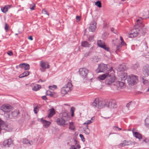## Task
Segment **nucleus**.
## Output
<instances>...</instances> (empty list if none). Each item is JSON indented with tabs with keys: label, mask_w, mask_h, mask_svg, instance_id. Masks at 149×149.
I'll use <instances>...</instances> for the list:
<instances>
[{
	"label": "nucleus",
	"mask_w": 149,
	"mask_h": 149,
	"mask_svg": "<svg viewBox=\"0 0 149 149\" xmlns=\"http://www.w3.org/2000/svg\"><path fill=\"white\" fill-rule=\"evenodd\" d=\"M143 25L142 23V20L141 19H138L137 20V24L135 26V28L133 29L131 32L129 34V37L130 38H132L137 36L138 35L140 30L138 27H142Z\"/></svg>",
	"instance_id": "nucleus-1"
},
{
	"label": "nucleus",
	"mask_w": 149,
	"mask_h": 149,
	"mask_svg": "<svg viewBox=\"0 0 149 149\" xmlns=\"http://www.w3.org/2000/svg\"><path fill=\"white\" fill-rule=\"evenodd\" d=\"M105 104L106 101L101 98H97L94 101V106L98 109L103 107Z\"/></svg>",
	"instance_id": "nucleus-2"
},
{
	"label": "nucleus",
	"mask_w": 149,
	"mask_h": 149,
	"mask_svg": "<svg viewBox=\"0 0 149 149\" xmlns=\"http://www.w3.org/2000/svg\"><path fill=\"white\" fill-rule=\"evenodd\" d=\"M72 85L71 83L68 82L61 89V94L65 95L67 94L68 92L72 90Z\"/></svg>",
	"instance_id": "nucleus-3"
},
{
	"label": "nucleus",
	"mask_w": 149,
	"mask_h": 149,
	"mask_svg": "<svg viewBox=\"0 0 149 149\" xmlns=\"http://www.w3.org/2000/svg\"><path fill=\"white\" fill-rule=\"evenodd\" d=\"M115 77L113 72H111L109 73L107 77V79L105 81V83L107 84L111 85V84L114 82L115 80Z\"/></svg>",
	"instance_id": "nucleus-4"
},
{
	"label": "nucleus",
	"mask_w": 149,
	"mask_h": 149,
	"mask_svg": "<svg viewBox=\"0 0 149 149\" xmlns=\"http://www.w3.org/2000/svg\"><path fill=\"white\" fill-rule=\"evenodd\" d=\"M138 81V77L132 74L130 75L128 79V83L131 85H133L136 84Z\"/></svg>",
	"instance_id": "nucleus-5"
},
{
	"label": "nucleus",
	"mask_w": 149,
	"mask_h": 149,
	"mask_svg": "<svg viewBox=\"0 0 149 149\" xmlns=\"http://www.w3.org/2000/svg\"><path fill=\"white\" fill-rule=\"evenodd\" d=\"M88 72V70L85 68H81L79 70V74L84 78V82H86L87 80V75Z\"/></svg>",
	"instance_id": "nucleus-6"
},
{
	"label": "nucleus",
	"mask_w": 149,
	"mask_h": 149,
	"mask_svg": "<svg viewBox=\"0 0 149 149\" xmlns=\"http://www.w3.org/2000/svg\"><path fill=\"white\" fill-rule=\"evenodd\" d=\"M108 70L107 65L102 63L99 65L98 68L95 70V71L97 73L104 72Z\"/></svg>",
	"instance_id": "nucleus-7"
},
{
	"label": "nucleus",
	"mask_w": 149,
	"mask_h": 149,
	"mask_svg": "<svg viewBox=\"0 0 149 149\" xmlns=\"http://www.w3.org/2000/svg\"><path fill=\"white\" fill-rule=\"evenodd\" d=\"M105 106L110 108H114L116 107V102L114 100H111L106 102Z\"/></svg>",
	"instance_id": "nucleus-8"
},
{
	"label": "nucleus",
	"mask_w": 149,
	"mask_h": 149,
	"mask_svg": "<svg viewBox=\"0 0 149 149\" xmlns=\"http://www.w3.org/2000/svg\"><path fill=\"white\" fill-rule=\"evenodd\" d=\"M65 120V119L61 117L58 118L56 121L58 125L61 126H63L68 124V123H66L67 121Z\"/></svg>",
	"instance_id": "nucleus-9"
},
{
	"label": "nucleus",
	"mask_w": 149,
	"mask_h": 149,
	"mask_svg": "<svg viewBox=\"0 0 149 149\" xmlns=\"http://www.w3.org/2000/svg\"><path fill=\"white\" fill-rule=\"evenodd\" d=\"M113 85L118 90H120L124 88V83L121 81H117L114 82Z\"/></svg>",
	"instance_id": "nucleus-10"
},
{
	"label": "nucleus",
	"mask_w": 149,
	"mask_h": 149,
	"mask_svg": "<svg viewBox=\"0 0 149 149\" xmlns=\"http://www.w3.org/2000/svg\"><path fill=\"white\" fill-rule=\"evenodd\" d=\"M92 123L91 120H89L87 121L85 123H83V125H85V127H84L83 129L85 132V133L86 134H88L90 132V131L88 128L87 125L90 124Z\"/></svg>",
	"instance_id": "nucleus-11"
},
{
	"label": "nucleus",
	"mask_w": 149,
	"mask_h": 149,
	"mask_svg": "<svg viewBox=\"0 0 149 149\" xmlns=\"http://www.w3.org/2000/svg\"><path fill=\"white\" fill-rule=\"evenodd\" d=\"M97 45L98 46L104 49L106 51H109V48L105 45L104 42L101 41V40H98Z\"/></svg>",
	"instance_id": "nucleus-12"
},
{
	"label": "nucleus",
	"mask_w": 149,
	"mask_h": 149,
	"mask_svg": "<svg viewBox=\"0 0 149 149\" xmlns=\"http://www.w3.org/2000/svg\"><path fill=\"white\" fill-rule=\"evenodd\" d=\"M111 72H113V70H112V68H111L109 70H108V72H107L105 74H104L100 75L98 77V78L99 79L101 80H104L107 77L108 75L109 74V73H110Z\"/></svg>",
	"instance_id": "nucleus-13"
},
{
	"label": "nucleus",
	"mask_w": 149,
	"mask_h": 149,
	"mask_svg": "<svg viewBox=\"0 0 149 149\" xmlns=\"http://www.w3.org/2000/svg\"><path fill=\"white\" fill-rule=\"evenodd\" d=\"M11 108V106L8 104H4L1 107L0 110L4 112H8Z\"/></svg>",
	"instance_id": "nucleus-14"
},
{
	"label": "nucleus",
	"mask_w": 149,
	"mask_h": 149,
	"mask_svg": "<svg viewBox=\"0 0 149 149\" xmlns=\"http://www.w3.org/2000/svg\"><path fill=\"white\" fill-rule=\"evenodd\" d=\"M132 144V142L130 141L125 140L123 142L120 144V146L124 147L125 146H127Z\"/></svg>",
	"instance_id": "nucleus-15"
},
{
	"label": "nucleus",
	"mask_w": 149,
	"mask_h": 149,
	"mask_svg": "<svg viewBox=\"0 0 149 149\" xmlns=\"http://www.w3.org/2000/svg\"><path fill=\"white\" fill-rule=\"evenodd\" d=\"M13 143L11 139H9L4 140L3 142V144L4 146L6 147H9Z\"/></svg>",
	"instance_id": "nucleus-16"
},
{
	"label": "nucleus",
	"mask_w": 149,
	"mask_h": 149,
	"mask_svg": "<svg viewBox=\"0 0 149 149\" xmlns=\"http://www.w3.org/2000/svg\"><path fill=\"white\" fill-rule=\"evenodd\" d=\"M19 67L21 68H24L25 70H29L30 68L29 65V64L26 63L20 64L19 65Z\"/></svg>",
	"instance_id": "nucleus-17"
},
{
	"label": "nucleus",
	"mask_w": 149,
	"mask_h": 149,
	"mask_svg": "<svg viewBox=\"0 0 149 149\" xmlns=\"http://www.w3.org/2000/svg\"><path fill=\"white\" fill-rule=\"evenodd\" d=\"M143 72L145 77H147L149 75V67H144L143 68Z\"/></svg>",
	"instance_id": "nucleus-18"
},
{
	"label": "nucleus",
	"mask_w": 149,
	"mask_h": 149,
	"mask_svg": "<svg viewBox=\"0 0 149 149\" xmlns=\"http://www.w3.org/2000/svg\"><path fill=\"white\" fill-rule=\"evenodd\" d=\"M40 65L42 68L43 69H45L46 68H49V66L48 64H47L45 62L41 61L40 62Z\"/></svg>",
	"instance_id": "nucleus-19"
},
{
	"label": "nucleus",
	"mask_w": 149,
	"mask_h": 149,
	"mask_svg": "<svg viewBox=\"0 0 149 149\" xmlns=\"http://www.w3.org/2000/svg\"><path fill=\"white\" fill-rule=\"evenodd\" d=\"M41 121L43 124L45 128L48 127L51 123L49 121L43 120L42 119H41Z\"/></svg>",
	"instance_id": "nucleus-20"
},
{
	"label": "nucleus",
	"mask_w": 149,
	"mask_h": 149,
	"mask_svg": "<svg viewBox=\"0 0 149 149\" xmlns=\"http://www.w3.org/2000/svg\"><path fill=\"white\" fill-rule=\"evenodd\" d=\"M6 126L4 122L0 119V133L1 130L3 129L6 130Z\"/></svg>",
	"instance_id": "nucleus-21"
},
{
	"label": "nucleus",
	"mask_w": 149,
	"mask_h": 149,
	"mask_svg": "<svg viewBox=\"0 0 149 149\" xmlns=\"http://www.w3.org/2000/svg\"><path fill=\"white\" fill-rule=\"evenodd\" d=\"M126 69V67L124 64L120 65L118 67L117 70L119 71H123Z\"/></svg>",
	"instance_id": "nucleus-22"
},
{
	"label": "nucleus",
	"mask_w": 149,
	"mask_h": 149,
	"mask_svg": "<svg viewBox=\"0 0 149 149\" xmlns=\"http://www.w3.org/2000/svg\"><path fill=\"white\" fill-rule=\"evenodd\" d=\"M22 142L24 144L32 145L34 144L33 142L32 141H29L26 139H23L22 140Z\"/></svg>",
	"instance_id": "nucleus-23"
},
{
	"label": "nucleus",
	"mask_w": 149,
	"mask_h": 149,
	"mask_svg": "<svg viewBox=\"0 0 149 149\" xmlns=\"http://www.w3.org/2000/svg\"><path fill=\"white\" fill-rule=\"evenodd\" d=\"M11 7V5H6L3 8H1L2 11L4 13H6L8 10V9Z\"/></svg>",
	"instance_id": "nucleus-24"
},
{
	"label": "nucleus",
	"mask_w": 149,
	"mask_h": 149,
	"mask_svg": "<svg viewBox=\"0 0 149 149\" xmlns=\"http://www.w3.org/2000/svg\"><path fill=\"white\" fill-rule=\"evenodd\" d=\"M65 119L66 120L68 121L70 119V117L68 115V114L66 112H64L62 113V116L61 117Z\"/></svg>",
	"instance_id": "nucleus-25"
},
{
	"label": "nucleus",
	"mask_w": 149,
	"mask_h": 149,
	"mask_svg": "<svg viewBox=\"0 0 149 149\" xmlns=\"http://www.w3.org/2000/svg\"><path fill=\"white\" fill-rule=\"evenodd\" d=\"M55 114V112L54 109V108H52L49 110V112L48 115V117L50 118L52 117Z\"/></svg>",
	"instance_id": "nucleus-26"
},
{
	"label": "nucleus",
	"mask_w": 149,
	"mask_h": 149,
	"mask_svg": "<svg viewBox=\"0 0 149 149\" xmlns=\"http://www.w3.org/2000/svg\"><path fill=\"white\" fill-rule=\"evenodd\" d=\"M133 134L136 138L139 139H142L141 135L138 132H135Z\"/></svg>",
	"instance_id": "nucleus-27"
},
{
	"label": "nucleus",
	"mask_w": 149,
	"mask_h": 149,
	"mask_svg": "<svg viewBox=\"0 0 149 149\" xmlns=\"http://www.w3.org/2000/svg\"><path fill=\"white\" fill-rule=\"evenodd\" d=\"M29 72L28 71H25L22 74L20 75L19 77L20 78H21L26 77L29 75Z\"/></svg>",
	"instance_id": "nucleus-28"
},
{
	"label": "nucleus",
	"mask_w": 149,
	"mask_h": 149,
	"mask_svg": "<svg viewBox=\"0 0 149 149\" xmlns=\"http://www.w3.org/2000/svg\"><path fill=\"white\" fill-rule=\"evenodd\" d=\"M145 125L147 128L149 129V116L147 117L145 120Z\"/></svg>",
	"instance_id": "nucleus-29"
},
{
	"label": "nucleus",
	"mask_w": 149,
	"mask_h": 149,
	"mask_svg": "<svg viewBox=\"0 0 149 149\" xmlns=\"http://www.w3.org/2000/svg\"><path fill=\"white\" fill-rule=\"evenodd\" d=\"M127 77V74L126 73H122L120 75V78L122 80H125Z\"/></svg>",
	"instance_id": "nucleus-30"
},
{
	"label": "nucleus",
	"mask_w": 149,
	"mask_h": 149,
	"mask_svg": "<svg viewBox=\"0 0 149 149\" xmlns=\"http://www.w3.org/2000/svg\"><path fill=\"white\" fill-rule=\"evenodd\" d=\"M69 129L72 130H74L75 129V126L74 125V123L73 122L69 123Z\"/></svg>",
	"instance_id": "nucleus-31"
},
{
	"label": "nucleus",
	"mask_w": 149,
	"mask_h": 149,
	"mask_svg": "<svg viewBox=\"0 0 149 149\" xmlns=\"http://www.w3.org/2000/svg\"><path fill=\"white\" fill-rule=\"evenodd\" d=\"M41 88V86L40 85H36L33 88V90L36 91H38Z\"/></svg>",
	"instance_id": "nucleus-32"
},
{
	"label": "nucleus",
	"mask_w": 149,
	"mask_h": 149,
	"mask_svg": "<svg viewBox=\"0 0 149 149\" xmlns=\"http://www.w3.org/2000/svg\"><path fill=\"white\" fill-rule=\"evenodd\" d=\"M81 46L83 47H89L90 44L87 41H84L81 43Z\"/></svg>",
	"instance_id": "nucleus-33"
},
{
	"label": "nucleus",
	"mask_w": 149,
	"mask_h": 149,
	"mask_svg": "<svg viewBox=\"0 0 149 149\" xmlns=\"http://www.w3.org/2000/svg\"><path fill=\"white\" fill-rule=\"evenodd\" d=\"M142 82L143 84L146 86L149 85V81L148 80L144 79L143 77L142 78Z\"/></svg>",
	"instance_id": "nucleus-34"
},
{
	"label": "nucleus",
	"mask_w": 149,
	"mask_h": 149,
	"mask_svg": "<svg viewBox=\"0 0 149 149\" xmlns=\"http://www.w3.org/2000/svg\"><path fill=\"white\" fill-rule=\"evenodd\" d=\"M12 115L14 117L17 116L19 114V112L18 110H15L12 113Z\"/></svg>",
	"instance_id": "nucleus-35"
},
{
	"label": "nucleus",
	"mask_w": 149,
	"mask_h": 149,
	"mask_svg": "<svg viewBox=\"0 0 149 149\" xmlns=\"http://www.w3.org/2000/svg\"><path fill=\"white\" fill-rule=\"evenodd\" d=\"M95 5L97 6L99 8H101L102 7L101 3L100 1H97L95 3Z\"/></svg>",
	"instance_id": "nucleus-36"
},
{
	"label": "nucleus",
	"mask_w": 149,
	"mask_h": 149,
	"mask_svg": "<svg viewBox=\"0 0 149 149\" xmlns=\"http://www.w3.org/2000/svg\"><path fill=\"white\" fill-rule=\"evenodd\" d=\"M49 88L50 90H54L57 88V87L56 85H53L52 86H49Z\"/></svg>",
	"instance_id": "nucleus-37"
},
{
	"label": "nucleus",
	"mask_w": 149,
	"mask_h": 149,
	"mask_svg": "<svg viewBox=\"0 0 149 149\" xmlns=\"http://www.w3.org/2000/svg\"><path fill=\"white\" fill-rule=\"evenodd\" d=\"M90 32H93V23H91L88 28Z\"/></svg>",
	"instance_id": "nucleus-38"
},
{
	"label": "nucleus",
	"mask_w": 149,
	"mask_h": 149,
	"mask_svg": "<svg viewBox=\"0 0 149 149\" xmlns=\"http://www.w3.org/2000/svg\"><path fill=\"white\" fill-rule=\"evenodd\" d=\"M35 7V5L33 3H32V4L30 5V8L31 10H34Z\"/></svg>",
	"instance_id": "nucleus-39"
},
{
	"label": "nucleus",
	"mask_w": 149,
	"mask_h": 149,
	"mask_svg": "<svg viewBox=\"0 0 149 149\" xmlns=\"http://www.w3.org/2000/svg\"><path fill=\"white\" fill-rule=\"evenodd\" d=\"M142 45H143V47L145 50L148 48V47L147 45V44L146 42H144L142 43Z\"/></svg>",
	"instance_id": "nucleus-40"
},
{
	"label": "nucleus",
	"mask_w": 149,
	"mask_h": 149,
	"mask_svg": "<svg viewBox=\"0 0 149 149\" xmlns=\"http://www.w3.org/2000/svg\"><path fill=\"white\" fill-rule=\"evenodd\" d=\"M113 129L114 130L120 131L121 130V129L116 126H113Z\"/></svg>",
	"instance_id": "nucleus-41"
},
{
	"label": "nucleus",
	"mask_w": 149,
	"mask_h": 149,
	"mask_svg": "<svg viewBox=\"0 0 149 149\" xmlns=\"http://www.w3.org/2000/svg\"><path fill=\"white\" fill-rule=\"evenodd\" d=\"M139 65L138 63H136L132 66V68L134 69H136L138 67Z\"/></svg>",
	"instance_id": "nucleus-42"
},
{
	"label": "nucleus",
	"mask_w": 149,
	"mask_h": 149,
	"mask_svg": "<svg viewBox=\"0 0 149 149\" xmlns=\"http://www.w3.org/2000/svg\"><path fill=\"white\" fill-rule=\"evenodd\" d=\"M79 136L82 141L84 142L85 141V139L84 136V135L82 134H80L79 135Z\"/></svg>",
	"instance_id": "nucleus-43"
},
{
	"label": "nucleus",
	"mask_w": 149,
	"mask_h": 149,
	"mask_svg": "<svg viewBox=\"0 0 149 149\" xmlns=\"http://www.w3.org/2000/svg\"><path fill=\"white\" fill-rule=\"evenodd\" d=\"M47 95H48L49 96L51 97H52L53 95V94L51 93V92L49 91H47Z\"/></svg>",
	"instance_id": "nucleus-44"
},
{
	"label": "nucleus",
	"mask_w": 149,
	"mask_h": 149,
	"mask_svg": "<svg viewBox=\"0 0 149 149\" xmlns=\"http://www.w3.org/2000/svg\"><path fill=\"white\" fill-rule=\"evenodd\" d=\"M42 13L43 14H46L49 15V14H48L47 11L45 10V9H42Z\"/></svg>",
	"instance_id": "nucleus-45"
},
{
	"label": "nucleus",
	"mask_w": 149,
	"mask_h": 149,
	"mask_svg": "<svg viewBox=\"0 0 149 149\" xmlns=\"http://www.w3.org/2000/svg\"><path fill=\"white\" fill-rule=\"evenodd\" d=\"M9 26H8V25L6 23L5 24V30L6 31H8V29Z\"/></svg>",
	"instance_id": "nucleus-46"
},
{
	"label": "nucleus",
	"mask_w": 149,
	"mask_h": 149,
	"mask_svg": "<svg viewBox=\"0 0 149 149\" xmlns=\"http://www.w3.org/2000/svg\"><path fill=\"white\" fill-rule=\"evenodd\" d=\"M7 54L10 56H11L13 55V53L12 51H10L7 52Z\"/></svg>",
	"instance_id": "nucleus-47"
},
{
	"label": "nucleus",
	"mask_w": 149,
	"mask_h": 149,
	"mask_svg": "<svg viewBox=\"0 0 149 149\" xmlns=\"http://www.w3.org/2000/svg\"><path fill=\"white\" fill-rule=\"evenodd\" d=\"M131 103L129 102V103H127V104L126 107L128 109H129V107L131 106Z\"/></svg>",
	"instance_id": "nucleus-48"
},
{
	"label": "nucleus",
	"mask_w": 149,
	"mask_h": 149,
	"mask_svg": "<svg viewBox=\"0 0 149 149\" xmlns=\"http://www.w3.org/2000/svg\"><path fill=\"white\" fill-rule=\"evenodd\" d=\"M122 45L120 44H119L118 46H117V50H119L121 47Z\"/></svg>",
	"instance_id": "nucleus-49"
},
{
	"label": "nucleus",
	"mask_w": 149,
	"mask_h": 149,
	"mask_svg": "<svg viewBox=\"0 0 149 149\" xmlns=\"http://www.w3.org/2000/svg\"><path fill=\"white\" fill-rule=\"evenodd\" d=\"M69 149H77V148L75 147L74 145H73Z\"/></svg>",
	"instance_id": "nucleus-50"
},
{
	"label": "nucleus",
	"mask_w": 149,
	"mask_h": 149,
	"mask_svg": "<svg viewBox=\"0 0 149 149\" xmlns=\"http://www.w3.org/2000/svg\"><path fill=\"white\" fill-rule=\"evenodd\" d=\"M38 107H36L34 108L33 111H34L35 113H37V111L36 110V109H38Z\"/></svg>",
	"instance_id": "nucleus-51"
},
{
	"label": "nucleus",
	"mask_w": 149,
	"mask_h": 149,
	"mask_svg": "<svg viewBox=\"0 0 149 149\" xmlns=\"http://www.w3.org/2000/svg\"><path fill=\"white\" fill-rule=\"evenodd\" d=\"M75 110V108L74 107H72L71 109V112H74Z\"/></svg>",
	"instance_id": "nucleus-52"
},
{
	"label": "nucleus",
	"mask_w": 149,
	"mask_h": 149,
	"mask_svg": "<svg viewBox=\"0 0 149 149\" xmlns=\"http://www.w3.org/2000/svg\"><path fill=\"white\" fill-rule=\"evenodd\" d=\"M121 45H126L125 43L124 42V41H122L121 42Z\"/></svg>",
	"instance_id": "nucleus-53"
},
{
	"label": "nucleus",
	"mask_w": 149,
	"mask_h": 149,
	"mask_svg": "<svg viewBox=\"0 0 149 149\" xmlns=\"http://www.w3.org/2000/svg\"><path fill=\"white\" fill-rule=\"evenodd\" d=\"M90 54V52H89L88 53H86L84 54V56L86 57H87Z\"/></svg>",
	"instance_id": "nucleus-54"
},
{
	"label": "nucleus",
	"mask_w": 149,
	"mask_h": 149,
	"mask_svg": "<svg viewBox=\"0 0 149 149\" xmlns=\"http://www.w3.org/2000/svg\"><path fill=\"white\" fill-rule=\"evenodd\" d=\"M96 23L95 22H94V24H93V25H94V29H95L96 28Z\"/></svg>",
	"instance_id": "nucleus-55"
},
{
	"label": "nucleus",
	"mask_w": 149,
	"mask_h": 149,
	"mask_svg": "<svg viewBox=\"0 0 149 149\" xmlns=\"http://www.w3.org/2000/svg\"><path fill=\"white\" fill-rule=\"evenodd\" d=\"M76 19L77 20L79 21L80 20V17L79 16H77L76 17Z\"/></svg>",
	"instance_id": "nucleus-56"
},
{
	"label": "nucleus",
	"mask_w": 149,
	"mask_h": 149,
	"mask_svg": "<svg viewBox=\"0 0 149 149\" xmlns=\"http://www.w3.org/2000/svg\"><path fill=\"white\" fill-rule=\"evenodd\" d=\"M111 31L113 32L114 33H115V31L114 29L113 28H111Z\"/></svg>",
	"instance_id": "nucleus-57"
},
{
	"label": "nucleus",
	"mask_w": 149,
	"mask_h": 149,
	"mask_svg": "<svg viewBox=\"0 0 149 149\" xmlns=\"http://www.w3.org/2000/svg\"><path fill=\"white\" fill-rule=\"evenodd\" d=\"M93 40V37H92L91 36L89 38V40L90 41H92Z\"/></svg>",
	"instance_id": "nucleus-58"
},
{
	"label": "nucleus",
	"mask_w": 149,
	"mask_h": 149,
	"mask_svg": "<svg viewBox=\"0 0 149 149\" xmlns=\"http://www.w3.org/2000/svg\"><path fill=\"white\" fill-rule=\"evenodd\" d=\"M42 99L43 100H46L47 99V97L46 96H42Z\"/></svg>",
	"instance_id": "nucleus-59"
},
{
	"label": "nucleus",
	"mask_w": 149,
	"mask_h": 149,
	"mask_svg": "<svg viewBox=\"0 0 149 149\" xmlns=\"http://www.w3.org/2000/svg\"><path fill=\"white\" fill-rule=\"evenodd\" d=\"M28 39H29L30 40H33V38L31 36H30L29 37Z\"/></svg>",
	"instance_id": "nucleus-60"
},
{
	"label": "nucleus",
	"mask_w": 149,
	"mask_h": 149,
	"mask_svg": "<svg viewBox=\"0 0 149 149\" xmlns=\"http://www.w3.org/2000/svg\"><path fill=\"white\" fill-rule=\"evenodd\" d=\"M76 147L78 148V149H79L81 148V146L79 145H76Z\"/></svg>",
	"instance_id": "nucleus-61"
},
{
	"label": "nucleus",
	"mask_w": 149,
	"mask_h": 149,
	"mask_svg": "<svg viewBox=\"0 0 149 149\" xmlns=\"http://www.w3.org/2000/svg\"><path fill=\"white\" fill-rule=\"evenodd\" d=\"M120 38L121 42L124 41L123 38L121 36H120Z\"/></svg>",
	"instance_id": "nucleus-62"
},
{
	"label": "nucleus",
	"mask_w": 149,
	"mask_h": 149,
	"mask_svg": "<svg viewBox=\"0 0 149 149\" xmlns=\"http://www.w3.org/2000/svg\"><path fill=\"white\" fill-rule=\"evenodd\" d=\"M71 116H74V112H71Z\"/></svg>",
	"instance_id": "nucleus-63"
},
{
	"label": "nucleus",
	"mask_w": 149,
	"mask_h": 149,
	"mask_svg": "<svg viewBox=\"0 0 149 149\" xmlns=\"http://www.w3.org/2000/svg\"><path fill=\"white\" fill-rule=\"evenodd\" d=\"M135 130V129H133L132 130V132H133V134H134V131Z\"/></svg>",
	"instance_id": "nucleus-64"
}]
</instances>
